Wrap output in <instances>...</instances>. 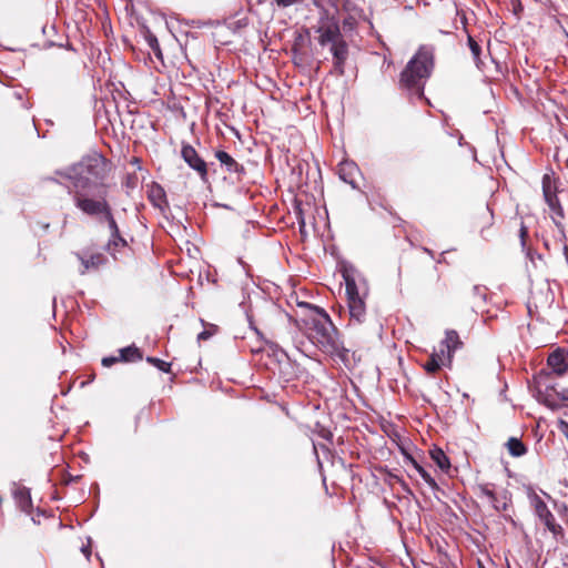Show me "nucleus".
Listing matches in <instances>:
<instances>
[{
	"instance_id": "f257e3e1",
	"label": "nucleus",
	"mask_w": 568,
	"mask_h": 568,
	"mask_svg": "<svg viewBox=\"0 0 568 568\" xmlns=\"http://www.w3.org/2000/svg\"><path fill=\"white\" fill-rule=\"evenodd\" d=\"M109 171V161L101 154L94 153L83 158L79 163L55 173L71 181L69 194L72 196L78 209V196L94 200L97 194L103 189V197H108V185L103 183V180Z\"/></svg>"
},
{
	"instance_id": "f03ea898",
	"label": "nucleus",
	"mask_w": 568,
	"mask_h": 568,
	"mask_svg": "<svg viewBox=\"0 0 568 568\" xmlns=\"http://www.w3.org/2000/svg\"><path fill=\"white\" fill-rule=\"evenodd\" d=\"M307 307L311 313L302 320L301 327L307 338L326 354H339L344 349L343 343L329 315L317 306L307 305Z\"/></svg>"
},
{
	"instance_id": "7ed1b4c3",
	"label": "nucleus",
	"mask_w": 568,
	"mask_h": 568,
	"mask_svg": "<svg viewBox=\"0 0 568 568\" xmlns=\"http://www.w3.org/2000/svg\"><path fill=\"white\" fill-rule=\"evenodd\" d=\"M313 29L318 34V43L322 47L329 45L335 71L339 75L344 74L345 63L348 58V44L341 32L338 22L333 18L324 16Z\"/></svg>"
},
{
	"instance_id": "20e7f679",
	"label": "nucleus",
	"mask_w": 568,
	"mask_h": 568,
	"mask_svg": "<svg viewBox=\"0 0 568 568\" xmlns=\"http://www.w3.org/2000/svg\"><path fill=\"white\" fill-rule=\"evenodd\" d=\"M432 68V52L426 49H419L403 70L399 80L400 85L419 92L423 88V81L429 77Z\"/></svg>"
},
{
	"instance_id": "39448f33",
	"label": "nucleus",
	"mask_w": 568,
	"mask_h": 568,
	"mask_svg": "<svg viewBox=\"0 0 568 568\" xmlns=\"http://www.w3.org/2000/svg\"><path fill=\"white\" fill-rule=\"evenodd\" d=\"M78 209L82 213L90 216L101 215L106 221L111 234L120 232L113 217L111 206L106 197H103V189L97 194L94 200H87L81 196H78Z\"/></svg>"
},
{
	"instance_id": "423d86ee",
	"label": "nucleus",
	"mask_w": 568,
	"mask_h": 568,
	"mask_svg": "<svg viewBox=\"0 0 568 568\" xmlns=\"http://www.w3.org/2000/svg\"><path fill=\"white\" fill-rule=\"evenodd\" d=\"M527 497L530 507L540 521H542L552 534L559 532L561 527L556 523L552 513L549 510L542 497L531 488L528 489Z\"/></svg>"
},
{
	"instance_id": "0eeeda50",
	"label": "nucleus",
	"mask_w": 568,
	"mask_h": 568,
	"mask_svg": "<svg viewBox=\"0 0 568 568\" xmlns=\"http://www.w3.org/2000/svg\"><path fill=\"white\" fill-rule=\"evenodd\" d=\"M542 192L546 203L551 210V219L557 226H560L561 220L565 217L564 209L557 197L554 181L549 175L542 178Z\"/></svg>"
},
{
	"instance_id": "6e6552de",
	"label": "nucleus",
	"mask_w": 568,
	"mask_h": 568,
	"mask_svg": "<svg viewBox=\"0 0 568 568\" xmlns=\"http://www.w3.org/2000/svg\"><path fill=\"white\" fill-rule=\"evenodd\" d=\"M181 155L183 160L189 164V166L199 174L201 181L206 183L209 181L207 164L199 155L196 150L190 144H183L181 149Z\"/></svg>"
},
{
	"instance_id": "1a4fd4ad",
	"label": "nucleus",
	"mask_w": 568,
	"mask_h": 568,
	"mask_svg": "<svg viewBox=\"0 0 568 568\" xmlns=\"http://www.w3.org/2000/svg\"><path fill=\"white\" fill-rule=\"evenodd\" d=\"M547 376L564 378L568 376V354L564 349L554 351L547 358Z\"/></svg>"
},
{
	"instance_id": "9d476101",
	"label": "nucleus",
	"mask_w": 568,
	"mask_h": 568,
	"mask_svg": "<svg viewBox=\"0 0 568 568\" xmlns=\"http://www.w3.org/2000/svg\"><path fill=\"white\" fill-rule=\"evenodd\" d=\"M479 491V496L486 498L487 501L491 505V507L496 511H505L508 507V499L506 496L500 498L494 490V486L491 484H479L477 486Z\"/></svg>"
},
{
	"instance_id": "9b49d317",
	"label": "nucleus",
	"mask_w": 568,
	"mask_h": 568,
	"mask_svg": "<svg viewBox=\"0 0 568 568\" xmlns=\"http://www.w3.org/2000/svg\"><path fill=\"white\" fill-rule=\"evenodd\" d=\"M75 255L82 264V268L80 270L81 274H85L90 271H97L106 262V258L102 253H93L90 255L77 253Z\"/></svg>"
},
{
	"instance_id": "f8f14e48",
	"label": "nucleus",
	"mask_w": 568,
	"mask_h": 568,
	"mask_svg": "<svg viewBox=\"0 0 568 568\" xmlns=\"http://www.w3.org/2000/svg\"><path fill=\"white\" fill-rule=\"evenodd\" d=\"M364 297H351L347 300L351 321L362 324L366 318V304Z\"/></svg>"
},
{
	"instance_id": "ddd939ff",
	"label": "nucleus",
	"mask_w": 568,
	"mask_h": 568,
	"mask_svg": "<svg viewBox=\"0 0 568 568\" xmlns=\"http://www.w3.org/2000/svg\"><path fill=\"white\" fill-rule=\"evenodd\" d=\"M463 346V342L459 338V335L454 329L446 331L445 339L442 342V347L445 349V357L448 364L452 362L453 354L456 349Z\"/></svg>"
},
{
	"instance_id": "4468645a",
	"label": "nucleus",
	"mask_w": 568,
	"mask_h": 568,
	"mask_svg": "<svg viewBox=\"0 0 568 568\" xmlns=\"http://www.w3.org/2000/svg\"><path fill=\"white\" fill-rule=\"evenodd\" d=\"M215 158L222 165L225 166L230 173H235L237 175V180L241 179V175L244 173V168L243 165L239 164L227 152L217 151L215 153Z\"/></svg>"
},
{
	"instance_id": "2eb2a0df",
	"label": "nucleus",
	"mask_w": 568,
	"mask_h": 568,
	"mask_svg": "<svg viewBox=\"0 0 568 568\" xmlns=\"http://www.w3.org/2000/svg\"><path fill=\"white\" fill-rule=\"evenodd\" d=\"M447 363L448 362L445 357V349L440 348L430 355L429 359L424 364V368L428 374H435L442 365Z\"/></svg>"
},
{
	"instance_id": "dca6fc26",
	"label": "nucleus",
	"mask_w": 568,
	"mask_h": 568,
	"mask_svg": "<svg viewBox=\"0 0 568 568\" xmlns=\"http://www.w3.org/2000/svg\"><path fill=\"white\" fill-rule=\"evenodd\" d=\"M342 275H343V278L345 282V286H346L347 300L351 297H364L365 296L364 294L359 293L355 277L348 270H344Z\"/></svg>"
},
{
	"instance_id": "f3484780",
	"label": "nucleus",
	"mask_w": 568,
	"mask_h": 568,
	"mask_svg": "<svg viewBox=\"0 0 568 568\" xmlns=\"http://www.w3.org/2000/svg\"><path fill=\"white\" fill-rule=\"evenodd\" d=\"M506 447L513 457H521L527 453V447L517 437H510L506 443Z\"/></svg>"
},
{
	"instance_id": "a211bd4d",
	"label": "nucleus",
	"mask_w": 568,
	"mask_h": 568,
	"mask_svg": "<svg viewBox=\"0 0 568 568\" xmlns=\"http://www.w3.org/2000/svg\"><path fill=\"white\" fill-rule=\"evenodd\" d=\"M143 358L141 351L134 346L130 345L128 347L120 349V359L121 362H138Z\"/></svg>"
},
{
	"instance_id": "6ab92c4d",
	"label": "nucleus",
	"mask_w": 568,
	"mask_h": 568,
	"mask_svg": "<svg viewBox=\"0 0 568 568\" xmlns=\"http://www.w3.org/2000/svg\"><path fill=\"white\" fill-rule=\"evenodd\" d=\"M13 495L19 507L24 511L29 510L31 507V497L29 490L24 487H20L14 490Z\"/></svg>"
},
{
	"instance_id": "aec40b11",
	"label": "nucleus",
	"mask_w": 568,
	"mask_h": 568,
	"mask_svg": "<svg viewBox=\"0 0 568 568\" xmlns=\"http://www.w3.org/2000/svg\"><path fill=\"white\" fill-rule=\"evenodd\" d=\"M149 199L155 206L162 207L165 202V192L160 185L153 184L150 189Z\"/></svg>"
},
{
	"instance_id": "412c9836",
	"label": "nucleus",
	"mask_w": 568,
	"mask_h": 568,
	"mask_svg": "<svg viewBox=\"0 0 568 568\" xmlns=\"http://www.w3.org/2000/svg\"><path fill=\"white\" fill-rule=\"evenodd\" d=\"M430 457L440 469L447 470L450 467L448 457L445 455V453L440 448L432 449Z\"/></svg>"
},
{
	"instance_id": "4be33fe9",
	"label": "nucleus",
	"mask_w": 568,
	"mask_h": 568,
	"mask_svg": "<svg viewBox=\"0 0 568 568\" xmlns=\"http://www.w3.org/2000/svg\"><path fill=\"white\" fill-rule=\"evenodd\" d=\"M124 246H126V241L121 236L120 232L116 234H110V240L108 242L109 252L113 254L115 251Z\"/></svg>"
},
{
	"instance_id": "5701e85b",
	"label": "nucleus",
	"mask_w": 568,
	"mask_h": 568,
	"mask_svg": "<svg viewBox=\"0 0 568 568\" xmlns=\"http://www.w3.org/2000/svg\"><path fill=\"white\" fill-rule=\"evenodd\" d=\"M410 463L413 467L418 471V474L422 476V478L430 486L436 487L435 479L430 476L429 473H427L415 459L410 458Z\"/></svg>"
},
{
	"instance_id": "b1692460",
	"label": "nucleus",
	"mask_w": 568,
	"mask_h": 568,
	"mask_svg": "<svg viewBox=\"0 0 568 568\" xmlns=\"http://www.w3.org/2000/svg\"><path fill=\"white\" fill-rule=\"evenodd\" d=\"M468 47L471 51L476 65L479 67L481 48L471 36H468Z\"/></svg>"
},
{
	"instance_id": "393cba45",
	"label": "nucleus",
	"mask_w": 568,
	"mask_h": 568,
	"mask_svg": "<svg viewBox=\"0 0 568 568\" xmlns=\"http://www.w3.org/2000/svg\"><path fill=\"white\" fill-rule=\"evenodd\" d=\"M551 389L560 400H568V387H564L559 382H556L551 385Z\"/></svg>"
},
{
	"instance_id": "a878e982",
	"label": "nucleus",
	"mask_w": 568,
	"mask_h": 568,
	"mask_svg": "<svg viewBox=\"0 0 568 568\" xmlns=\"http://www.w3.org/2000/svg\"><path fill=\"white\" fill-rule=\"evenodd\" d=\"M146 362L158 367L160 371L164 373H170L171 364L168 362H164L156 357H148Z\"/></svg>"
},
{
	"instance_id": "bb28decb",
	"label": "nucleus",
	"mask_w": 568,
	"mask_h": 568,
	"mask_svg": "<svg viewBox=\"0 0 568 568\" xmlns=\"http://www.w3.org/2000/svg\"><path fill=\"white\" fill-rule=\"evenodd\" d=\"M519 237H520L521 246L525 247L526 240L528 237V229H527V226L524 225V223L520 224Z\"/></svg>"
},
{
	"instance_id": "cd10ccee",
	"label": "nucleus",
	"mask_w": 568,
	"mask_h": 568,
	"mask_svg": "<svg viewBox=\"0 0 568 568\" xmlns=\"http://www.w3.org/2000/svg\"><path fill=\"white\" fill-rule=\"evenodd\" d=\"M313 4L321 9H326L334 4V0H312Z\"/></svg>"
},
{
	"instance_id": "c85d7f7f",
	"label": "nucleus",
	"mask_w": 568,
	"mask_h": 568,
	"mask_svg": "<svg viewBox=\"0 0 568 568\" xmlns=\"http://www.w3.org/2000/svg\"><path fill=\"white\" fill-rule=\"evenodd\" d=\"M120 357H115V356H109V357H104L102 359V365L104 367H111L113 364L120 362Z\"/></svg>"
},
{
	"instance_id": "c756f323",
	"label": "nucleus",
	"mask_w": 568,
	"mask_h": 568,
	"mask_svg": "<svg viewBox=\"0 0 568 568\" xmlns=\"http://www.w3.org/2000/svg\"><path fill=\"white\" fill-rule=\"evenodd\" d=\"M301 1L302 0H275L276 4L281 8H286Z\"/></svg>"
},
{
	"instance_id": "7c9ffc66",
	"label": "nucleus",
	"mask_w": 568,
	"mask_h": 568,
	"mask_svg": "<svg viewBox=\"0 0 568 568\" xmlns=\"http://www.w3.org/2000/svg\"><path fill=\"white\" fill-rule=\"evenodd\" d=\"M150 44H151V47H152V49H153L154 53H155L156 55H160V54H161V51H160V45H159V43H158L156 39L151 40V41H150Z\"/></svg>"
},
{
	"instance_id": "2f4dec72",
	"label": "nucleus",
	"mask_w": 568,
	"mask_h": 568,
	"mask_svg": "<svg viewBox=\"0 0 568 568\" xmlns=\"http://www.w3.org/2000/svg\"><path fill=\"white\" fill-rule=\"evenodd\" d=\"M210 337H211V333H210V332H207V331H203V332H201V333L199 334V336H197V338H199L200 341H205V339H207V338H210Z\"/></svg>"
},
{
	"instance_id": "473e14b6",
	"label": "nucleus",
	"mask_w": 568,
	"mask_h": 568,
	"mask_svg": "<svg viewBox=\"0 0 568 568\" xmlns=\"http://www.w3.org/2000/svg\"><path fill=\"white\" fill-rule=\"evenodd\" d=\"M423 251L427 253L430 257H434V252L427 247H424Z\"/></svg>"
},
{
	"instance_id": "72a5a7b5",
	"label": "nucleus",
	"mask_w": 568,
	"mask_h": 568,
	"mask_svg": "<svg viewBox=\"0 0 568 568\" xmlns=\"http://www.w3.org/2000/svg\"><path fill=\"white\" fill-rule=\"evenodd\" d=\"M82 551H83V554L87 556V558H89V557H90V554H91V552H90L89 548L83 547V548H82Z\"/></svg>"
},
{
	"instance_id": "f704fd0d",
	"label": "nucleus",
	"mask_w": 568,
	"mask_h": 568,
	"mask_svg": "<svg viewBox=\"0 0 568 568\" xmlns=\"http://www.w3.org/2000/svg\"><path fill=\"white\" fill-rule=\"evenodd\" d=\"M546 403L548 406L554 407L556 404L551 402L550 399H546Z\"/></svg>"
},
{
	"instance_id": "c9c22d12",
	"label": "nucleus",
	"mask_w": 568,
	"mask_h": 568,
	"mask_svg": "<svg viewBox=\"0 0 568 568\" xmlns=\"http://www.w3.org/2000/svg\"><path fill=\"white\" fill-rule=\"evenodd\" d=\"M43 180L44 181H49V182H57L58 183V181L55 179H53V178H44Z\"/></svg>"
},
{
	"instance_id": "e433bc0d",
	"label": "nucleus",
	"mask_w": 568,
	"mask_h": 568,
	"mask_svg": "<svg viewBox=\"0 0 568 568\" xmlns=\"http://www.w3.org/2000/svg\"><path fill=\"white\" fill-rule=\"evenodd\" d=\"M444 254H445V252H443V253L440 254V257H439V260L437 261L438 263H442V262H443V260H444Z\"/></svg>"
}]
</instances>
